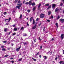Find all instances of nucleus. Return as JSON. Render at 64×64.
<instances>
[{
  "mask_svg": "<svg viewBox=\"0 0 64 64\" xmlns=\"http://www.w3.org/2000/svg\"><path fill=\"white\" fill-rule=\"evenodd\" d=\"M22 4V3H20V4H17V5H18V6H17L16 7V8H18V9H20V7H21Z\"/></svg>",
  "mask_w": 64,
  "mask_h": 64,
  "instance_id": "1",
  "label": "nucleus"
},
{
  "mask_svg": "<svg viewBox=\"0 0 64 64\" xmlns=\"http://www.w3.org/2000/svg\"><path fill=\"white\" fill-rule=\"evenodd\" d=\"M59 20L62 23H64V19L61 18L60 20Z\"/></svg>",
  "mask_w": 64,
  "mask_h": 64,
  "instance_id": "2",
  "label": "nucleus"
},
{
  "mask_svg": "<svg viewBox=\"0 0 64 64\" xmlns=\"http://www.w3.org/2000/svg\"><path fill=\"white\" fill-rule=\"evenodd\" d=\"M44 17V14H42L40 15V18H43Z\"/></svg>",
  "mask_w": 64,
  "mask_h": 64,
  "instance_id": "3",
  "label": "nucleus"
},
{
  "mask_svg": "<svg viewBox=\"0 0 64 64\" xmlns=\"http://www.w3.org/2000/svg\"><path fill=\"white\" fill-rule=\"evenodd\" d=\"M60 37L61 38L62 40L63 39V38H64V34H62L61 35Z\"/></svg>",
  "mask_w": 64,
  "mask_h": 64,
  "instance_id": "4",
  "label": "nucleus"
},
{
  "mask_svg": "<svg viewBox=\"0 0 64 64\" xmlns=\"http://www.w3.org/2000/svg\"><path fill=\"white\" fill-rule=\"evenodd\" d=\"M36 27H37V25H35L34 26H33L32 27V29H36Z\"/></svg>",
  "mask_w": 64,
  "mask_h": 64,
  "instance_id": "5",
  "label": "nucleus"
},
{
  "mask_svg": "<svg viewBox=\"0 0 64 64\" xmlns=\"http://www.w3.org/2000/svg\"><path fill=\"white\" fill-rule=\"evenodd\" d=\"M21 46H20L19 48H17L16 49V51L17 52H18L19 51V50L20 49V48H21Z\"/></svg>",
  "mask_w": 64,
  "mask_h": 64,
  "instance_id": "6",
  "label": "nucleus"
},
{
  "mask_svg": "<svg viewBox=\"0 0 64 64\" xmlns=\"http://www.w3.org/2000/svg\"><path fill=\"white\" fill-rule=\"evenodd\" d=\"M55 6H56V4H52V8H55Z\"/></svg>",
  "mask_w": 64,
  "mask_h": 64,
  "instance_id": "7",
  "label": "nucleus"
},
{
  "mask_svg": "<svg viewBox=\"0 0 64 64\" xmlns=\"http://www.w3.org/2000/svg\"><path fill=\"white\" fill-rule=\"evenodd\" d=\"M29 5H32V2H31V0H30L28 3Z\"/></svg>",
  "mask_w": 64,
  "mask_h": 64,
  "instance_id": "8",
  "label": "nucleus"
},
{
  "mask_svg": "<svg viewBox=\"0 0 64 64\" xmlns=\"http://www.w3.org/2000/svg\"><path fill=\"white\" fill-rule=\"evenodd\" d=\"M41 5V3H40L39 4L38 6V9H39V8H40Z\"/></svg>",
  "mask_w": 64,
  "mask_h": 64,
  "instance_id": "9",
  "label": "nucleus"
},
{
  "mask_svg": "<svg viewBox=\"0 0 64 64\" xmlns=\"http://www.w3.org/2000/svg\"><path fill=\"white\" fill-rule=\"evenodd\" d=\"M58 11H59V8H56V9H55V12H56Z\"/></svg>",
  "mask_w": 64,
  "mask_h": 64,
  "instance_id": "10",
  "label": "nucleus"
},
{
  "mask_svg": "<svg viewBox=\"0 0 64 64\" xmlns=\"http://www.w3.org/2000/svg\"><path fill=\"white\" fill-rule=\"evenodd\" d=\"M13 30L14 31H17V28H14Z\"/></svg>",
  "mask_w": 64,
  "mask_h": 64,
  "instance_id": "11",
  "label": "nucleus"
},
{
  "mask_svg": "<svg viewBox=\"0 0 64 64\" xmlns=\"http://www.w3.org/2000/svg\"><path fill=\"white\" fill-rule=\"evenodd\" d=\"M43 57L44 60H46L47 59V57L45 56H44Z\"/></svg>",
  "mask_w": 64,
  "mask_h": 64,
  "instance_id": "12",
  "label": "nucleus"
},
{
  "mask_svg": "<svg viewBox=\"0 0 64 64\" xmlns=\"http://www.w3.org/2000/svg\"><path fill=\"white\" fill-rule=\"evenodd\" d=\"M35 9H36V6H34V8H33L32 10L34 11Z\"/></svg>",
  "mask_w": 64,
  "mask_h": 64,
  "instance_id": "13",
  "label": "nucleus"
},
{
  "mask_svg": "<svg viewBox=\"0 0 64 64\" xmlns=\"http://www.w3.org/2000/svg\"><path fill=\"white\" fill-rule=\"evenodd\" d=\"M22 14H20L19 18H20V19H21L22 18Z\"/></svg>",
  "mask_w": 64,
  "mask_h": 64,
  "instance_id": "14",
  "label": "nucleus"
},
{
  "mask_svg": "<svg viewBox=\"0 0 64 64\" xmlns=\"http://www.w3.org/2000/svg\"><path fill=\"white\" fill-rule=\"evenodd\" d=\"M8 30V28H5L4 29V32H6V31H7V30Z\"/></svg>",
  "mask_w": 64,
  "mask_h": 64,
  "instance_id": "15",
  "label": "nucleus"
},
{
  "mask_svg": "<svg viewBox=\"0 0 64 64\" xmlns=\"http://www.w3.org/2000/svg\"><path fill=\"white\" fill-rule=\"evenodd\" d=\"M35 5V2H33L32 4L31 5H32V6H34Z\"/></svg>",
  "mask_w": 64,
  "mask_h": 64,
  "instance_id": "16",
  "label": "nucleus"
},
{
  "mask_svg": "<svg viewBox=\"0 0 64 64\" xmlns=\"http://www.w3.org/2000/svg\"><path fill=\"white\" fill-rule=\"evenodd\" d=\"M2 51H6V48H3L2 49Z\"/></svg>",
  "mask_w": 64,
  "mask_h": 64,
  "instance_id": "17",
  "label": "nucleus"
},
{
  "mask_svg": "<svg viewBox=\"0 0 64 64\" xmlns=\"http://www.w3.org/2000/svg\"><path fill=\"white\" fill-rule=\"evenodd\" d=\"M35 20H34L33 19V24H35Z\"/></svg>",
  "mask_w": 64,
  "mask_h": 64,
  "instance_id": "18",
  "label": "nucleus"
},
{
  "mask_svg": "<svg viewBox=\"0 0 64 64\" xmlns=\"http://www.w3.org/2000/svg\"><path fill=\"white\" fill-rule=\"evenodd\" d=\"M49 4H46L45 5V6H49Z\"/></svg>",
  "mask_w": 64,
  "mask_h": 64,
  "instance_id": "19",
  "label": "nucleus"
},
{
  "mask_svg": "<svg viewBox=\"0 0 64 64\" xmlns=\"http://www.w3.org/2000/svg\"><path fill=\"white\" fill-rule=\"evenodd\" d=\"M51 12H48V14L49 15H50V14H51Z\"/></svg>",
  "mask_w": 64,
  "mask_h": 64,
  "instance_id": "20",
  "label": "nucleus"
},
{
  "mask_svg": "<svg viewBox=\"0 0 64 64\" xmlns=\"http://www.w3.org/2000/svg\"><path fill=\"white\" fill-rule=\"evenodd\" d=\"M32 60H34V61H36V59L34 58H32Z\"/></svg>",
  "mask_w": 64,
  "mask_h": 64,
  "instance_id": "21",
  "label": "nucleus"
},
{
  "mask_svg": "<svg viewBox=\"0 0 64 64\" xmlns=\"http://www.w3.org/2000/svg\"><path fill=\"white\" fill-rule=\"evenodd\" d=\"M11 18H9V19H8V22H9V21H10V20H11Z\"/></svg>",
  "mask_w": 64,
  "mask_h": 64,
  "instance_id": "22",
  "label": "nucleus"
},
{
  "mask_svg": "<svg viewBox=\"0 0 64 64\" xmlns=\"http://www.w3.org/2000/svg\"><path fill=\"white\" fill-rule=\"evenodd\" d=\"M17 2H18V0H15L14 2L15 3H17Z\"/></svg>",
  "mask_w": 64,
  "mask_h": 64,
  "instance_id": "23",
  "label": "nucleus"
},
{
  "mask_svg": "<svg viewBox=\"0 0 64 64\" xmlns=\"http://www.w3.org/2000/svg\"><path fill=\"white\" fill-rule=\"evenodd\" d=\"M45 28H46V27L45 26H44V28L43 29V30L44 31H45Z\"/></svg>",
  "mask_w": 64,
  "mask_h": 64,
  "instance_id": "24",
  "label": "nucleus"
},
{
  "mask_svg": "<svg viewBox=\"0 0 64 64\" xmlns=\"http://www.w3.org/2000/svg\"><path fill=\"white\" fill-rule=\"evenodd\" d=\"M22 60V58H21L18 60V61H21V60Z\"/></svg>",
  "mask_w": 64,
  "mask_h": 64,
  "instance_id": "25",
  "label": "nucleus"
},
{
  "mask_svg": "<svg viewBox=\"0 0 64 64\" xmlns=\"http://www.w3.org/2000/svg\"><path fill=\"white\" fill-rule=\"evenodd\" d=\"M4 15H6L7 14V12H4Z\"/></svg>",
  "mask_w": 64,
  "mask_h": 64,
  "instance_id": "26",
  "label": "nucleus"
},
{
  "mask_svg": "<svg viewBox=\"0 0 64 64\" xmlns=\"http://www.w3.org/2000/svg\"><path fill=\"white\" fill-rule=\"evenodd\" d=\"M51 6H50L48 7L47 8V10H48V9H49V8H51Z\"/></svg>",
  "mask_w": 64,
  "mask_h": 64,
  "instance_id": "27",
  "label": "nucleus"
},
{
  "mask_svg": "<svg viewBox=\"0 0 64 64\" xmlns=\"http://www.w3.org/2000/svg\"><path fill=\"white\" fill-rule=\"evenodd\" d=\"M18 3H21V1L20 0H18Z\"/></svg>",
  "mask_w": 64,
  "mask_h": 64,
  "instance_id": "28",
  "label": "nucleus"
},
{
  "mask_svg": "<svg viewBox=\"0 0 64 64\" xmlns=\"http://www.w3.org/2000/svg\"><path fill=\"white\" fill-rule=\"evenodd\" d=\"M16 35V32H14L13 33L12 35V36H14V35Z\"/></svg>",
  "mask_w": 64,
  "mask_h": 64,
  "instance_id": "29",
  "label": "nucleus"
},
{
  "mask_svg": "<svg viewBox=\"0 0 64 64\" xmlns=\"http://www.w3.org/2000/svg\"><path fill=\"white\" fill-rule=\"evenodd\" d=\"M51 18H52V19H53L54 17H53V16L52 15H51V16H50Z\"/></svg>",
  "mask_w": 64,
  "mask_h": 64,
  "instance_id": "30",
  "label": "nucleus"
},
{
  "mask_svg": "<svg viewBox=\"0 0 64 64\" xmlns=\"http://www.w3.org/2000/svg\"><path fill=\"white\" fill-rule=\"evenodd\" d=\"M32 20H32V18H30V22H32Z\"/></svg>",
  "mask_w": 64,
  "mask_h": 64,
  "instance_id": "31",
  "label": "nucleus"
},
{
  "mask_svg": "<svg viewBox=\"0 0 64 64\" xmlns=\"http://www.w3.org/2000/svg\"><path fill=\"white\" fill-rule=\"evenodd\" d=\"M60 18V16H58V18H57V19H59Z\"/></svg>",
  "mask_w": 64,
  "mask_h": 64,
  "instance_id": "32",
  "label": "nucleus"
},
{
  "mask_svg": "<svg viewBox=\"0 0 64 64\" xmlns=\"http://www.w3.org/2000/svg\"><path fill=\"white\" fill-rule=\"evenodd\" d=\"M27 11L28 13H30V10H28Z\"/></svg>",
  "mask_w": 64,
  "mask_h": 64,
  "instance_id": "33",
  "label": "nucleus"
},
{
  "mask_svg": "<svg viewBox=\"0 0 64 64\" xmlns=\"http://www.w3.org/2000/svg\"><path fill=\"white\" fill-rule=\"evenodd\" d=\"M23 36H27V34H24Z\"/></svg>",
  "mask_w": 64,
  "mask_h": 64,
  "instance_id": "34",
  "label": "nucleus"
},
{
  "mask_svg": "<svg viewBox=\"0 0 64 64\" xmlns=\"http://www.w3.org/2000/svg\"><path fill=\"white\" fill-rule=\"evenodd\" d=\"M10 62H12V63H14V61H10Z\"/></svg>",
  "mask_w": 64,
  "mask_h": 64,
  "instance_id": "35",
  "label": "nucleus"
},
{
  "mask_svg": "<svg viewBox=\"0 0 64 64\" xmlns=\"http://www.w3.org/2000/svg\"><path fill=\"white\" fill-rule=\"evenodd\" d=\"M63 62V61H60V62H59V63H60V64H61L62 63V62Z\"/></svg>",
  "mask_w": 64,
  "mask_h": 64,
  "instance_id": "36",
  "label": "nucleus"
},
{
  "mask_svg": "<svg viewBox=\"0 0 64 64\" xmlns=\"http://www.w3.org/2000/svg\"><path fill=\"white\" fill-rule=\"evenodd\" d=\"M61 6H62L63 5V3L62 2L60 4Z\"/></svg>",
  "mask_w": 64,
  "mask_h": 64,
  "instance_id": "37",
  "label": "nucleus"
},
{
  "mask_svg": "<svg viewBox=\"0 0 64 64\" xmlns=\"http://www.w3.org/2000/svg\"><path fill=\"white\" fill-rule=\"evenodd\" d=\"M29 3V2H26L24 3L25 4H28Z\"/></svg>",
  "mask_w": 64,
  "mask_h": 64,
  "instance_id": "38",
  "label": "nucleus"
},
{
  "mask_svg": "<svg viewBox=\"0 0 64 64\" xmlns=\"http://www.w3.org/2000/svg\"><path fill=\"white\" fill-rule=\"evenodd\" d=\"M39 20V18H37L36 19V21H38Z\"/></svg>",
  "mask_w": 64,
  "mask_h": 64,
  "instance_id": "39",
  "label": "nucleus"
},
{
  "mask_svg": "<svg viewBox=\"0 0 64 64\" xmlns=\"http://www.w3.org/2000/svg\"><path fill=\"white\" fill-rule=\"evenodd\" d=\"M39 52H38L37 54H36V56H37V55H38V54H39Z\"/></svg>",
  "mask_w": 64,
  "mask_h": 64,
  "instance_id": "40",
  "label": "nucleus"
},
{
  "mask_svg": "<svg viewBox=\"0 0 64 64\" xmlns=\"http://www.w3.org/2000/svg\"><path fill=\"white\" fill-rule=\"evenodd\" d=\"M24 45H27V42H26L24 44Z\"/></svg>",
  "mask_w": 64,
  "mask_h": 64,
  "instance_id": "41",
  "label": "nucleus"
},
{
  "mask_svg": "<svg viewBox=\"0 0 64 64\" xmlns=\"http://www.w3.org/2000/svg\"><path fill=\"white\" fill-rule=\"evenodd\" d=\"M38 39L40 40V41H41V40H42V39L41 38H40V37L38 38Z\"/></svg>",
  "mask_w": 64,
  "mask_h": 64,
  "instance_id": "42",
  "label": "nucleus"
},
{
  "mask_svg": "<svg viewBox=\"0 0 64 64\" xmlns=\"http://www.w3.org/2000/svg\"><path fill=\"white\" fill-rule=\"evenodd\" d=\"M56 26L57 28H58V24H56Z\"/></svg>",
  "mask_w": 64,
  "mask_h": 64,
  "instance_id": "43",
  "label": "nucleus"
},
{
  "mask_svg": "<svg viewBox=\"0 0 64 64\" xmlns=\"http://www.w3.org/2000/svg\"><path fill=\"white\" fill-rule=\"evenodd\" d=\"M24 29V28H23V27H22L21 28V30H23Z\"/></svg>",
  "mask_w": 64,
  "mask_h": 64,
  "instance_id": "44",
  "label": "nucleus"
},
{
  "mask_svg": "<svg viewBox=\"0 0 64 64\" xmlns=\"http://www.w3.org/2000/svg\"><path fill=\"white\" fill-rule=\"evenodd\" d=\"M37 39L36 38H35L34 40V41L35 42H36V40Z\"/></svg>",
  "mask_w": 64,
  "mask_h": 64,
  "instance_id": "45",
  "label": "nucleus"
},
{
  "mask_svg": "<svg viewBox=\"0 0 64 64\" xmlns=\"http://www.w3.org/2000/svg\"><path fill=\"white\" fill-rule=\"evenodd\" d=\"M42 56H41V55H40L39 56V57H40V58H41V57Z\"/></svg>",
  "mask_w": 64,
  "mask_h": 64,
  "instance_id": "46",
  "label": "nucleus"
},
{
  "mask_svg": "<svg viewBox=\"0 0 64 64\" xmlns=\"http://www.w3.org/2000/svg\"><path fill=\"white\" fill-rule=\"evenodd\" d=\"M46 22H50V20H47L46 21Z\"/></svg>",
  "mask_w": 64,
  "mask_h": 64,
  "instance_id": "47",
  "label": "nucleus"
},
{
  "mask_svg": "<svg viewBox=\"0 0 64 64\" xmlns=\"http://www.w3.org/2000/svg\"><path fill=\"white\" fill-rule=\"evenodd\" d=\"M14 59V58H10V59H11V60H13V59Z\"/></svg>",
  "mask_w": 64,
  "mask_h": 64,
  "instance_id": "48",
  "label": "nucleus"
},
{
  "mask_svg": "<svg viewBox=\"0 0 64 64\" xmlns=\"http://www.w3.org/2000/svg\"><path fill=\"white\" fill-rule=\"evenodd\" d=\"M8 55H5V56H4V57H8Z\"/></svg>",
  "mask_w": 64,
  "mask_h": 64,
  "instance_id": "49",
  "label": "nucleus"
},
{
  "mask_svg": "<svg viewBox=\"0 0 64 64\" xmlns=\"http://www.w3.org/2000/svg\"><path fill=\"white\" fill-rule=\"evenodd\" d=\"M4 46H2L1 47V48H4Z\"/></svg>",
  "mask_w": 64,
  "mask_h": 64,
  "instance_id": "50",
  "label": "nucleus"
},
{
  "mask_svg": "<svg viewBox=\"0 0 64 64\" xmlns=\"http://www.w3.org/2000/svg\"><path fill=\"white\" fill-rule=\"evenodd\" d=\"M55 59L56 60H57V57H56V58H55Z\"/></svg>",
  "mask_w": 64,
  "mask_h": 64,
  "instance_id": "51",
  "label": "nucleus"
},
{
  "mask_svg": "<svg viewBox=\"0 0 64 64\" xmlns=\"http://www.w3.org/2000/svg\"><path fill=\"white\" fill-rule=\"evenodd\" d=\"M7 42V41H4V43H6Z\"/></svg>",
  "mask_w": 64,
  "mask_h": 64,
  "instance_id": "52",
  "label": "nucleus"
},
{
  "mask_svg": "<svg viewBox=\"0 0 64 64\" xmlns=\"http://www.w3.org/2000/svg\"><path fill=\"white\" fill-rule=\"evenodd\" d=\"M42 46H40V49H42Z\"/></svg>",
  "mask_w": 64,
  "mask_h": 64,
  "instance_id": "53",
  "label": "nucleus"
},
{
  "mask_svg": "<svg viewBox=\"0 0 64 64\" xmlns=\"http://www.w3.org/2000/svg\"><path fill=\"white\" fill-rule=\"evenodd\" d=\"M12 12L13 13H15V11L14 10L12 11Z\"/></svg>",
  "mask_w": 64,
  "mask_h": 64,
  "instance_id": "54",
  "label": "nucleus"
},
{
  "mask_svg": "<svg viewBox=\"0 0 64 64\" xmlns=\"http://www.w3.org/2000/svg\"><path fill=\"white\" fill-rule=\"evenodd\" d=\"M15 25L14 24V25H13V27H15Z\"/></svg>",
  "mask_w": 64,
  "mask_h": 64,
  "instance_id": "55",
  "label": "nucleus"
},
{
  "mask_svg": "<svg viewBox=\"0 0 64 64\" xmlns=\"http://www.w3.org/2000/svg\"><path fill=\"white\" fill-rule=\"evenodd\" d=\"M11 45H12V46H13V45H14V44H12Z\"/></svg>",
  "mask_w": 64,
  "mask_h": 64,
  "instance_id": "56",
  "label": "nucleus"
},
{
  "mask_svg": "<svg viewBox=\"0 0 64 64\" xmlns=\"http://www.w3.org/2000/svg\"><path fill=\"white\" fill-rule=\"evenodd\" d=\"M7 20H8V19H6L5 20V21H7Z\"/></svg>",
  "mask_w": 64,
  "mask_h": 64,
  "instance_id": "57",
  "label": "nucleus"
},
{
  "mask_svg": "<svg viewBox=\"0 0 64 64\" xmlns=\"http://www.w3.org/2000/svg\"><path fill=\"white\" fill-rule=\"evenodd\" d=\"M27 26H28H28H29V24H27Z\"/></svg>",
  "mask_w": 64,
  "mask_h": 64,
  "instance_id": "58",
  "label": "nucleus"
},
{
  "mask_svg": "<svg viewBox=\"0 0 64 64\" xmlns=\"http://www.w3.org/2000/svg\"><path fill=\"white\" fill-rule=\"evenodd\" d=\"M10 33H11V32H10L8 33V35H10Z\"/></svg>",
  "mask_w": 64,
  "mask_h": 64,
  "instance_id": "59",
  "label": "nucleus"
},
{
  "mask_svg": "<svg viewBox=\"0 0 64 64\" xmlns=\"http://www.w3.org/2000/svg\"><path fill=\"white\" fill-rule=\"evenodd\" d=\"M52 41H53L54 40V38H52Z\"/></svg>",
  "mask_w": 64,
  "mask_h": 64,
  "instance_id": "60",
  "label": "nucleus"
},
{
  "mask_svg": "<svg viewBox=\"0 0 64 64\" xmlns=\"http://www.w3.org/2000/svg\"><path fill=\"white\" fill-rule=\"evenodd\" d=\"M62 12L64 13V10H62Z\"/></svg>",
  "mask_w": 64,
  "mask_h": 64,
  "instance_id": "61",
  "label": "nucleus"
},
{
  "mask_svg": "<svg viewBox=\"0 0 64 64\" xmlns=\"http://www.w3.org/2000/svg\"><path fill=\"white\" fill-rule=\"evenodd\" d=\"M20 35L19 34H18L17 35V36H19Z\"/></svg>",
  "mask_w": 64,
  "mask_h": 64,
  "instance_id": "62",
  "label": "nucleus"
},
{
  "mask_svg": "<svg viewBox=\"0 0 64 64\" xmlns=\"http://www.w3.org/2000/svg\"><path fill=\"white\" fill-rule=\"evenodd\" d=\"M63 54H64V50H63Z\"/></svg>",
  "mask_w": 64,
  "mask_h": 64,
  "instance_id": "63",
  "label": "nucleus"
},
{
  "mask_svg": "<svg viewBox=\"0 0 64 64\" xmlns=\"http://www.w3.org/2000/svg\"><path fill=\"white\" fill-rule=\"evenodd\" d=\"M62 1L63 3H64V0H62Z\"/></svg>",
  "mask_w": 64,
  "mask_h": 64,
  "instance_id": "64",
  "label": "nucleus"
}]
</instances>
